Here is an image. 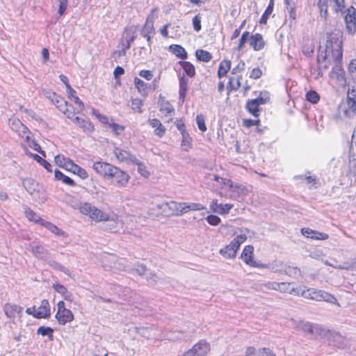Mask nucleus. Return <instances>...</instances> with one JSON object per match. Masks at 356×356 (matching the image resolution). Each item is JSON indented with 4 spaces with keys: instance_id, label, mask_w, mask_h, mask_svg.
Returning a JSON list of instances; mask_svg holds the SVG:
<instances>
[{
    "instance_id": "f257e3e1",
    "label": "nucleus",
    "mask_w": 356,
    "mask_h": 356,
    "mask_svg": "<svg viewBox=\"0 0 356 356\" xmlns=\"http://www.w3.org/2000/svg\"><path fill=\"white\" fill-rule=\"evenodd\" d=\"M92 168L99 176L118 188L126 187L130 179V176L126 172L108 163L94 162Z\"/></svg>"
},
{
    "instance_id": "f03ea898",
    "label": "nucleus",
    "mask_w": 356,
    "mask_h": 356,
    "mask_svg": "<svg viewBox=\"0 0 356 356\" xmlns=\"http://www.w3.org/2000/svg\"><path fill=\"white\" fill-rule=\"evenodd\" d=\"M222 190L218 192L222 197L232 200H238L240 197L248 194V191L245 186L234 183L231 179H221Z\"/></svg>"
},
{
    "instance_id": "7ed1b4c3",
    "label": "nucleus",
    "mask_w": 356,
    "mask_h": 356,
    "mask_svg": "<svg viewBox=\"0 0 356 356\" xmlns=\"http://www.w3.org/2000/svg\"><path fill=\"white\" fill-rule=\"evenodd\" d=\"M300 296L307 299L325 301L331 304L338 305L337 299L332 294L324 290L307 288L306 286L302 285Z\"/></svg>"
},
{
    "instance_id": "20e7f679",
    "label": "nucleus",
    "mask_w": 356,
    "mask_h": 356,
    "mask_svg": "<svg viewBox=\"0 0 356 356\" xmlns=\"http://www.w3.org/2000/svg\"><path fill=\"white\" fill-rule=\"evenodd\" d=\"M248 229H240V234H238L229 245L219 250V253L225 259H234L240 245L247 240Z\"/></svg>"
},
{
    "instance_id": "39448f33",
    "label": "nucleus",
    "mask_w": 356,
    "mask_h": 356,
    "mask_svg": "<svg viewBox=\"0 0 356 356\" xmlns=\"http://www.w3.org/2000/svg\"><path fill=\"white\" fill-rule=\"evenodd\" d=\"M78 209L83 215L88 216L95 222H102L108 219V213L104 212L90 203H81Z\"/></svg>"
},
{
    "instance_id": "423d86ee",
    "label": "nucleus",
    "mask_w": 356,
    "mask_h": 356,
    "mask_svg": "<svg viewBox=\"0 0 356 356\" xmlns=\"http://www.w3.org/2000/svg\"><path fill=\"white\" fill-rule=\"evenodd\" d=\"M22 184L26 191L32 196L33 199L40 203L46 201V196L42 188L31 178L23 179Z\"/></svg>"
},
{
    "instance_id": "0eeeda50",
    "label": "nucleus",
    "mask_w": 356,
    "mask_h": 356,
    "mask_svg": "<svg viewBox=\"0 0 356 356\" xmlns=\"http://www.w3.org/2000/svg\"><path fill=\"white\" fill-rule=\"evenodd\" d=\"M180 202L175 201L163 202L154 206L152 210H157L158 213L165 216H180L181 210Z\"/></svg>"
},
{
    "instance_id": "6e6552de",
    "label": "nucleus",
    "mask_w": 356,
    "mask_h": 356,
    "mask_svg": "<svg viewBox=\"0 0 356 356\" xmlns=\"http://www.w3.org/2000/svg\"><path fill=\"white\" fill-rule=\"evenodd\" d=\"M57 307L58 312L56 314V318L60 324L65 325L67 323L73 321L74 315L70 309L65 308L63 301H59L57 304Z\"/></svg>"
},
{
    "instance_id": "1a4fd4ad",
    "label": "nucleus",
    "mask_w": 356,
    "mask_h": 356,
    "mask_svg": "<svg viewBox=\"0 0 356 356\" xmlns=\"http://www.w3.org/2000/svg\"><path fill=\"white\" fill-rule=\"evenodd\" d=\"M104 222V228L112 232H123L122 222L118 219V217L114 213H108V219Z\"/></svg>"
},
{
    "instance_id": "9d476101",
    "label": "nucleus",
    "mask_w": 356,
    "mask_h": 356,
    "mask_svg": "<svg viewBox=\"0 0 356 356\" xmlns=\"http://www.w3.org/2000/svg\"><path fill=\"white\" fill-rule=\"evenodd\" d=\"M209 344L201 341L194 345L193 348L185 352L184 356H205L209 351Z\"/></svg>"
},
{
    "instance_id": "9b49d317",
    "label": "nucleus",
    "mask_w": 356,
    "mask_h": 356,
    "mask_svg": "<svg viewBox=\"0 0 356 356\" xmlns=\"http://www.w3.org/2000/svg\"><path fill=\"white\" fill-rule=\"evenodd\" d=\"M8 124L10 129L17 132L20 137L22 138H26L27 140L29 138L28 136L29 130L19 119L16 118H10L8 120Z\"/></svg>"
},
{
    "instance_id": "f8f14e48",
    "label": "nucleus",
    "mask_w": 356,
    "mask_h": 356,
    "mask_svg": "<svg viewBox=\"0 0 356 356\" xmlns=\"http://www.w3.org/2000/svg\"><path fill=\"white\" fill-rule=\"evenodd\" d=\"M67 117L76 124L84 132H92L94 127L92 123L86 119L74 117V112H69Z\"/></svg>"
},
{
    "instance_id": "ddd939ff",
    "label": "nucleus",
    "mask_w": 356,
    "mask_h": 356,
    "mask_svg": "<svg viewBox=\"0 0 356 356\" xmlns=\"http://www.w3.org/2000/svg\"><path fill=\"white\" fill-rule=\"evenodd\" d=\"M346 29L349 33L353 34L356 30L355 9L351 6L348 9V13L345 16Z\"/></svg>"
},
{
    "instance_id": "4468645a",
    "label": "nucleus",
    "mask_w": 356,
    "mask_h": 356,
    "mask_svg": "<svg viewBox=\"0 0 356 356\" xmlns=\"http://www.w3.org/2000/svg\"><path fill=\"white\" fill-rule=\"evenodd\" d=\"M302 285L293 286L290 282H280L278 291L280 293H286L294 296H300Z\"/></svg>"
},
{
    "instance_id": "2eb2a0df",
    "label": "nucleus",
    "mask_w": 356,
    "mask_h": 356,
    "mask_svg": "<svg viewBox=\"0 0 356 356\" xmlns=\"http://www.w3.org/2000/svg\"><path fill=\"white\" fill-rule=\"evenodd\" d=\"M113 154L116 159L121 162L135 163L137 161L135 156L131 154L129 152L119 147H115L113 149Z\"/></svg>"
},
{
    "instance_id": "dca6fc26",
    "label": "nucleus",
    "mask_w": 356,
    "mask_h": 356,
    "mask_svg": "<svg viewBox=\"0 0 356 356\" xmlns=\"http://www.w3.org/2000/svg\"><path fill=\"white\" fill-rule=\"evenodd\" d=\"M254 247L252 245H246L241 255L242 260L248 265L257 267L258 265L254 259Z\"/></svg>"
},
{
    "instance_id": "f3484780",
    "label": "nucleus",
    "mask_w": 356,
    "mask_h": 356,
    "mask_svg": "<svg viewBox=\"0 0 356 356\" xmlns=\"http://www.w3.org/2000/svg\"><path fill=\"white\" fill-rule=\"evenodd\" d=\"M301 233L305 237L313 240H327L329 238L327 234L320 232L309 227L302 228Z\"/></svg>"
},
{
    "instance_id": "a211bd4d",
    "label": "nucleus",
    "mask_w": 356,
    "mask_h": 356,
    "mask_svg": "<svg viewBox=\"0 0 356 356\" xmlns=\"http://www.w3.org/2000/svg\"><path fill=\"white\" fill-rule=\"evenodd\" d=\"M5 314L8 318L15 319L20 318L23 312V307L17 305H6L4 307Z\"/></svg>"
},
{
    "instance_id": "6ab92c4d",
    "label": "nucleus",
    "mask_w": 356,
    "mask_h": 356,
    "mask_svg": "<svg viewBox=\"0 0 356 356\" xmlns=\"http://www.w3.org/2000/svg\"><path fill=\"white\" fill-rule=\"evenodd\" d=\"M50 316V305L47 300H42L40 306L36 309L34 317L37 318H46Z\"/></svg>"
},
{
    "instance_id": "aec40b11",
    "label": "nucleus",
    "mask_w": 356,
    "mask_h": 356,
    "mask_svg": "<svg viewBox=\"0 0 356 356\" xmlns=\"http://www.w3.org/2000/svg\"><path fill=\"white\" fill-rule=\"evenodd\" d=\"M246 356H275V354L269 348H260L256 350L254 347L250 346L246 348Z\"/></svg>"
},
{
    "instance_id": "412c9836",
    "label": "nucleus",
    "mask_w": 356,
    "mask_h": 356,
    "mask_svg": "<svg viewBox=\"0 0 356 356\" xmlns=\"http://www.w3.org/2000/svg\"><path fill=\"white\" fill-rule=\"evenodd\" d=\"M309 257L314 259L321 261L325 265L332 266L334 268L335 264L330 263L327 259H325V254L322 249H314L309 253Z\"/></svg>"
},
{
    "instance_id": "4be33fe9",
    "label": "nucleus",
    "mask_w": 356,
    "mask_h": 356,
    "mask_svg": "<svg viewBox=\"0 0 356 356\" xmlns=\"http://www.w3.org/2000/svg\"><path fill=\"white\" fill-rule=\"evenodd\" d=\"M279 283L271 281L259 283L257 284V289L264 293H268L269 291H278Z\"/></svg>"
},
{
    "instance_id": "5701e85b",
    "label": "nucleus",
    "mask_w": 356,
    "mask_h": 356,
    "mask_svg": "<svg viewBox=\"0 0 356 356\" xmlns=\"http://www.w3.org/2000/svg\"><path fill=\"white\" fill-rule=\"evenodd\" d=\"M180 209L181 210V216L190 211H201L206 209V207L200 203H187L180 202Z\"/></svg>"
},
{
    "instance_id": "b1692460",
    "label": "nucleus",
    "mask_w": 356,
    "mask_h": 356,
    "mask_svg": "<svg viewBox=\"0 0 356 356\" xmlns=\"http://www.w3.org/2000/svg\"><path fill=\"white\" fill-rule=\"evenodd\" d=\"M293 323L297 330H301L306 334H312L314 324L303 321H293Z\"/></svg>"
},
{
    "instance_id": "393cba45",
    "label": "nucleus",
    "mask_w": 356,
    "mask_h": 356,
    "mask_svg": "<svg viewBox=\"0 0 356 356\" xmlns=\"http://www.w3.org/2000/svg\"><path fill=\"white\" fill-rule=\"evenodd\" d=\"M330 76L332 79H336L339 82H345L344 72L339 63H336L333 67Z\"/></svg>"
},
{
    "instance_id": "a878e982",
    "label": "nucleus",
    "mask_w": 356,
    "mask_h": 356,
    "mask_svg": "<svg viewBox=\"0 0 356 356\" xmlns=\"http://www.w3.org/2000/svg\"><path fill=\"white\" fill-rule=\"evenodd\" d=\"M149 124L152 127L154 128V134L156 136H158L160 138L164 136L165 133V128L163 126L160 120L157 119H152L149 120Z\"/></svg>"
},
{
    "instance_id": "bb28decb",
    "label": "nucleus",
    "mask_w": 356,
    "mask_h": 356,
    "mask_svg": "<svg viewBox=\"0 0 356 356\" xmlns=\"http://www.w3.org/2000/svg\"><path fill=\"white\" fill-rule=\"evenodd\" d=\"M265 42L263 40L262 35L259 33H256L250 37V45L255 51H259L264 47Z\"/></svg>"
},
{
    "instance_id": "cd10ccee",
    "label": "nucleus",
    "mask_w": 356,
    "mask_h": 356,
    "mask_svg": "<svg viewBox=\"0 0 356 356\" xmlns=\"http://www.w3.org/2000/svg\"><path fill=\"white\" fill-rule=\"evenodd\" d=\"M41 225L48 229L51 233L56 236L66 237L67 234L65 232L59 229L56 225L53 223L44 220L41 221Z\"/></svg>"
},
{
    "instance_id": "c85d7f7f",
    "label": "nucleus",
    "mask_w": 356,
    "mask_h": 356,
    "mask_svg": "<svg viewBox=\"0 0 356 356\" xmlns=\"http://www.w3.org/2000/svg\"><path fill=\"white\" fill-rule=\"evenodd\" d=\"M329 340L330 343H332L334 346L337 347H342L344 344L345 339L343 336H341L338 332H330Z\"/></svg>"
},
{
    "instance_id": "c756f323",
    "label": "nucleus",
    "mask_w": 356,
    "mask_h": 356,
    "mask_svg": "<svg viewBox=\"0 0 356 356\" xmlns=\"http://www.w3.org/2000/svg\"><path fill=\"white\" fill-rule=\"evenodd\" d=\"M153 29L152 22H149V18L147 19L146 22L141 30V34L143 37L147 38L148 42L151 40Z\"/></svg>"
},
{
    "instance_id": "7c9ffc66",
    "label": "nucleus",
    "mask_w": 356,
    "mask_h": 356,
    "mask_svg": "<svg viewBox=\"0 0 356 356\" xmlns=\"http://www.w3.org/2000/svg\"><path fill=\"white\" fill-rule=\"evenodd\" d=\"M170 51L178 58L186 59L187 58V53L184 48L178 44H172L169 47Z\"/></svg>"
},
{
    "instance_id": "2f4dec72",
    "label": "nucleus",
    "mask_w": 356,
    "mask_h": 356,
    "mask_svg": "<svg viewBox=\"0 0 356 356\" xmlns=\"http://www.w3.org/2000/svg\"><path fill=\"white\" fill-rule=\"evenodd\" d=\"M188 79L182 76L179 79V98L182 102H184L188 90Z\"/></svg>"
},
{
    "instance_id": "473e14b6",
    "label": "nucleus",
    "mask_w": 356,
    "mask_h": 356,
    "mask_svg": "<svg viewBox=\"0 0 356 356\" xmlns=\"http://www.w3.org/2000/svg\"><path fill=\"white\" fill-rule=\"evenodd\" d=\"M160 111L165 115H170L174 113L173 106L168 102L165 101L164 98L160 97Z\"/></svg>"
},
{
    "instance_id": "72a5a7b5",
    "label": "nucleus",
    "mask_w": 356,
    "mask_h": 356,
    "mask_svg": "<svg viewBox=\"0 0 356 356\" xmlns=\"http://www.w3.org/2000/svg\"><path fill=\"white\" fill-rule=\"evenodd\" d=\"M347 103L349 108L353 111L356 110V90L355 89H348L347 93Z\"/></svg>"
},
{
    "instance_id": "f704fd0d",
    "label": "nucleus",
    "mask_w": 356,
    "mask_h": 356,
    "mask_svg": "<svg viewBox=\"0 0 356 356\" xmlns=\"http://www.w3.org/2000/svg\"><path fill=\"white\" fill-rule=\"evenodd\" d=\"M44 261L47 262V264L49 266H50L53 268H54L56 270H60V271L63 272L65 274H66L67 275H70V271L69 270V269H67V268L64 267L60 263L56 261L55 260L49 259L47 257V259Z\"/></svg>"
},
{
    "instance_id": "c9c22d12",
    "label": "nucleus",
    "mask_w": 356,
    "mask_h": 356,
    "mask_svg": "<svg viewBox=\"0 0 356 356\" xmlns=\"http://www.w3.org/2000/svg\"><path fill=\"white\" fill-rule=\"evenodd\" d=\"M230 68L231 61L227 60H222L219 65L218 71V77L220 79L222 76H225L228 72V71L230 70Z\"/></svg>"
},
{
    "instance_id": "e433bc0d",
    "label": "nucleus",
    "mask_w": 356,
    "mask_h": 356,
    "mask_svg": "<svg viewBox=\"0 0 356 356\" xmlns=\"http://www.w3.org/2000/svg\"><path fill=\"white\" fill-rule=\"evenodd\" d=\"M29 139L24 138L27 145L34 150L40 153L43 156H46L45 152L42 151L40 148V146L35 141L33 138H32V135L30 131H29Z\"/></svg>"
},
{
    "instance_id": "4c0bfd02",
    "label": "nucleus",
    "mask_w": 356,
    "mask_h": 356,
    "mask_svg": "<svg viewBox=\"0 0 356 356\" xmlns=\"http://www.w3.org/2000/svg\"><path fill=\"white\" fill-rule=\"evenodd\" d=\"M330 332L327 330L325 327H322L320 325L314 324L313 328L312 336L315 337H328Z\"/></svg>"
},
{
    "instance_id": "58836bf2",
    "label": "nucleus",
    "mask_w": 356,
    "mask_h": 356,
    "mask_svg": "<svg viewBox=\"0 0 356 356\" xmlns=\"http://www.w3.org/2000/svg\"><path fill=\"white\" fill-rule=\"evenodd\" d=\"M348 168L350 173L356 175V148L350 150Z\"/></svg>"
},
{
    "instance_id": "ea45409f",
    "label": "nucleus",
    "mask_w": 356,
    "mask_h": 356,
    "mask_svg": "<svg viewBox=\"0 0 356 356\" xmlns=\"http://www.w3.org/2000/svg\"><path fill=\"white\" fill-rule=\"evenodd\" d=\"M53 288L57 293H60L62 296H63L65 300H70L71 297V293L68 291L67 288L64 286L63 284H60L59 283H54L53 284Z\"/></svg>"
},
{
    "instance_id": "a19ab883",
    "label": "nucleus",
    "mask_w": 356,
    "mask_h": 356,
    "mask_svg": "<svg viewBox=\"0 0 356 356\" xmlns=\"http://www.w3.org/2000/svg\"><path fill=\"white\" fill-rule=\"evenodd\" d=\"M260 105L254 99L249 100L246 104V108L248 111L252 113L254 116L257 117L259 115Z\"/></svg>"
},
{
    "instance_id": "79ce46f5",
    "label": "nucleus",
    "mask_w": 356,
    "mask_h": 356,
    "mask_svg": "<svg viewBox=\"0 0 356 356\" xmlns=\"http://www.w3.org/2000/svg\"><path fill=\"white\" fill-rule=\"evenodd\" d=\"M31 251L35 257L41 259L45 260L48 255V252L40 245L32 247Z\"/></svg>"
},
{
    "instance_id": "37998d69",
    "label": "nucleus",
    "mask_w": 356,
    "mask_h": 356,
    "mask_svg": "<svg viewBox=\"0 0 356 356\" xmlns=\"http://www.w3.org/2000/svg\"><path fill=\"white\" fill-rule=\"evenodd\" d=\"M24 213L27 219L30 221L38 222L40 225L41 221H44V220L41 219L38 215H37L33 211L28 207L24 208Z\"/></svg>"
},
{
    "instance_id": "c03bdc74",
    "label": "nucleus",
    "mask_w": 356,
    "mask_h": 356,
    "mask_svg": "<svg viewBox=\"0 0 356 356\" xmlns=\"http://www.w3.org/2000/svg\"><path fill=\"white\" fill-rule=\"evenodd\" d=\"M55 98L56 99V104L55 106L61 112L67 115L70 112L67 108V102L59 95H57Z\"/></svg>"
},
{
    "instance_id": "a18cd8bd",
    "label": "nucleus",
    "mask_w": 356,
    "mask_h": 356,
    "mask_svg": "<svg viewBox=\"0 0 356 356\" xmlns=\"http://www.w3.org/2000/svg\"><path fill=\"white\" fill-rule=\"evenodd\" d=\"M179 63L182 67L185 73L188 76L193 77L195 75V67L191 63L186 61H180Z\"/></svg>"
},
{
    "instance_id": "49530a36",
    "label": "nucleus",
    "mask_w": 356,
    "mask_h": 356,
    "mask_svg": "<svg viewBox=\"0 0 356 356\" xmlns=\"http://www.w3.org/2000/svg\"><path fill=\"white\" fill-rule=\"evenodd\" d=\"M54 175H55L56 179H57L58 180H62L65 184H66L69 186H74L76 185L74 181L71 178H70L67 176H65L63 173H62L59 170H55Z\"/></svg>"
},
{
    "instance_id": "de8ad7c7",
    "label": "nucleus",
    "mask_w": 356,
    "mask_h": 356,
    "mask_svg": "<svg viewBox=\"0 0 356 356\" xmlns=\"http://www.w3.org/2000/svg\"><path fill=\"white\" fill-rule=\"evenodd\" d=\"M219 231L224 236H233L240 234L235 230L234 227L227 225H221L219 228Z\"/></svg>"
},
{
    "instance_id": "09e8293b",
    "label": "nucleus",
    "mask_w": 356,
    "mask_h": 356,
    "mask_svg": "<svg viewBox=\"0 0 356 356\" xmlns=\"http://www.w3.org/2000/svg\"><path fill=\"white\" fill-rule=\"evenodd\" d=\"M195 56L197 60L203 62H209L211 59V54L209 51L202 49L197 50Z\"/></svg>"
},
{
    "instance_id": "8fccbe9b",
    "label": "nucleus",
    "mask_w": 356,
    "mask_h": 356,
    "mask_svg": "<svg viewBox=\"0 0 356 356\" xmlns=\"http://www.w3.org/2000/svg\"><path fill=\"white\" fill-rule=\"evenodd\" d=\"M181 136V147H183L184 150L188 151V149L191 147L192 139L187 132H183Z\"/></svg>"
},
{
    "instance_id": "3c124183",
    "label": "nucleus",
    "mask_w": 356,
    "mask_h": 356,
    "mask_svg": "<svg viewBox=\"0 0 356 356\" xmlns=\"http://www.w3.org/2000/svg\"><path fill=\"white\" fill-rule=\"evenodd\" d=\"M53 332L54 330L49 327L40 326L38 327L37 330V334H40L42 336L47 335L50 340L53 339Z\"/></svg>"
},
{
    "instance_id": "603ef678",
    "label": "nucleus",
    "mask_w": 356,
    "mask_h": 356,
    "mask_svg": "<svg viewBox=\"0 0 356 356\" xmlns=\"http://www.w3.org/2000/svg\"><path fill=\"white\" fill-rule=\"evenodd\" d=\"M134 84L140 93H141L143 95H146L147 86L146 83L143 80L136 77L134 79Z\"/></svg>"
},
{
    "instance_id": "864d4df0",
    "label": "nucleus",
    "mask_w": 356,
    "mask_h": 356,
    "mask_svg": "<svg viewBox=\"0 0 356 356\" xmlns=\"http://www.w3.org/2000/svg\"><path fill=\"white\" fill-rule=\"evenodd\" d=\"M143 105V102L140 99H134L131 102V108L134 112H137L138 113H143L142 106Z\"/></svg>"
},
{
    "instance_id": "5fc2aeb1",
    "label": "nucleus",
    "mask_w": 356,
    "mask_h": 356,
    "mask_svg": "<svg viewBox=\"0 0 356 356\" xmlns=\"http://www.w3.org/2000/svg\"><path fill=\"white\" fill-rule=\"evenodd\" d=\"M233 207L234 205L232 204H220L219 209L216 210V213L221 215L227 214Z\"/></svg>"
},
{
    "instance_id": "6e6d98bb",
    "label": "nucleus",
    "mask_w": 356,
    "mask_h": 356,
    "mask_svg": "<svg viewBox=\"0 0 356 356\" xmlns=\"http://www.w3.org/2000/svg\"><path fill=\"white\" fill-rule=\"evenodd\" d=\"M241 76H238L236 78L230 77L229 80V87L234 90H237L241 87Z\"/></svg>"
},
{
    "instance_id": "4d7b16f0",
    "label": "nucleus",
    "mask_w": 356,
    "mask_h": 356,
    "mask_svg": "<svg viewBox=\"0 0 356 356\" xmlns=\"http://www.w3.org/2000/svg\"><path fill=\"white\" fill-rule=\"evenodd\" d=\"M134 163L138 165V172L145 178H148L150 175V172L147 169V167L142 163L138 162V160Z\"/></svg>"
},
{
    "instance_id": "13d9d810",
    "label": "nucleus",
    "mask_w": 356,
    "mask_h": 356,
    "mask_svg": "<svg viewBox=\"0 0 356 356\" xmlns=\"http://www.w3.org/2000/svg\"><path fill=\"white\" fill-rule=\"evenodd\" d=\"M167 337L169 340L176 341L184 339L185 336L183 332L179 331L170 332L168 334Z\"/></svg>"
},
{
    "instance_id": "bf43d9fd",
    "label": "nucleus",
    "mask_w": 356,
    "mask_h": 356,
    "mask_svg": "<svg viewBox=\"0 0 356 356\" xmlns=\"http://www.w3.org/2000/svg\"><path fill=\"white\" fill-rule=\"evenodd\" d=\"M270 99L269 93L267 91H262L260 92L259 96L254 99L259 105H262L268 102Z\"/></svg>"
},
{
    "instance_id": "052dcab7",
    "label": "nucleus",
    "mask_w": 356,
    "mask_h": 356,
    "mask_svg": "<svg viewBox=\"0 0 356 356\" xmlns=\"http://www.w3.org/2000/svg\"><path fill=\"white\" fill-rule=\"evenodd\" d=\"M108 127L113 131V132L115 135H119L124 130V127L115 123L113 120L111 121Z\"/></svg>"
},
{
    "instance_id": "680f3d73",
    "label": "nucleus",
    "mask_w": 356,
    "mask_h": 356,
    "mask_svg": "<svg viewBox=\"0 0 356 356\" xmlns=\"http://www.w3.org/2000/svg\"><path fill=\"white\" fill-rule=\"evenodd\" d=\"M334 268L337 269L356 270V261H352L350 264L346 263L343 266L335 264Z\"/></svg>"
},
{
    "instance_id": "e2e57ef3",
    "label": "nucleus",
    "mask_w": 356,
    "mask_h": 356,
    "mask_svg": "<svg viewBox=\"0 0 356 356\" xmlns=\"http://www.w3.org/2000/svg\"><path fill=\"white\" fill-rule=\"evenodd\" d=\"M196 122H197L199 129L202 132H204L207 131V127H206L205 122H204V117L203 116V115L200 114V115H197Z\"/></svg>"
},
{
    "instance_id": "0e129e2a",
    "label": "nucleus",
    "mask_w": 356,
    "mask_h": 356,
    "mask_svg": "<svg viewBox=\"0 0 356 356\" xmlns=\"http://www.w3.org/2000/svg\"><path fill=\"white\" fill-rule=\"evenodd\" d=\"M307 99L312 104H316L318 102L320 97L318 94L313 90L308 92L306 95Z\"/></svg>"
},
{
    "instance_id": "69168bd1",
    "label": "nucleus",
    "mask_w": 356,
    "mask_h": 356,
    "mask_svg": "<svg viewBox=\"0 0 356 356\" xmlns=\"http://www.w3.org/2000/svg\"><path fill=\"white\" fill-rule=\"evenodd\" d=\"M67 94L68 96V98L72 100L76 104H77L79 106V110L83 111L84 109V105L83 103L79 99V98L75 95L76 93H71L70 94L67 91Z\"/></svg>"
},
{
    "instance_id": "338daca9",
    "label": "nucleus",
    "mask_w": 356,
    "mask_h": 356,
    "mask_svg": "<svg viewBox=\"0 0 356 356\" xmlns=\"http://www.w3.org/2000/svg\"><path fill=\"white\" fill-rule=\"evenodd\" d=\"M79 165L75 164L71 159H68L63 168L74 173Z\"/></svg>"
},
{
    "instance_id": "774afa93",
    "label": "nucleus",
    "mask_w": 356,
    "mask_h": 356,
    "mask_svg": "<svg viewBox=\"0 0 356 356\" xmlns=\"http://www.w3.org/2000/svg\"><path fill=\"white\" fill-rule=\"evenodd\" d=\"M133 271L139 275H142L146 272V267L142 264L137 263L134 265Z\"/></svg>"
}]
</instances>
